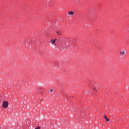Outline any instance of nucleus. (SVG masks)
<instances>
[{
	"label": "nucleus",
	"mask_w": 129,
	"mask_h": 129,
	"mask_svg": "<svg viewBox=\"0 0 129 129\" xmlns=\"http://www.w3.org/2000/svg\"><path fill=\"white\" fill-rule=\"evenodd\" d=\"M9 106V102L8 101H5L2 104V107L3 108H7Z\"/></svg>",
	"instance_id": "nucleus-1"
},
{
	"label": "nucleus",
	"mask_w": 129,
	"mask_h": 129,
	"mask_svg": "<svg viewBox=\"0 0 129 129\" xmlns=\"http://www.w3.org/2000/svg\"><path fill=\"white\" fill-rule=\"evenodd\" d=\"M125 54H126V51H125V49H123L120 50V55L121 56H124V55H125Z\"/></svg>",
	"instance_id": "nucleus-2"
},
{
	"label": "nucleus",
	"mask_w": 129,
	"mask_h": 129,
	"mask_svg": "<svg viewBox=\"0 0 129 129\" xmlns=\"http://www.w3.org/2000/svg\"><path fill=\"white\" fill-rule=\"evenodd\" d=\"M38 91L40 93H42V92H43V91H44V90L42 88H39L38 89Z\"/></svg>",
	"instance_id": "nucleus-3"
},
{
	"label": "nucleus",
	"mask_w": 129,
	"mask_h": 129,
	"mask_svg": "<svg viewBox=\"0 0 129 129\" xmlns=\"http://www.w3.org/2000/svg\"><path fill=\"white\" fill-rule=\"evenodd\" d=\"M56 33L57 35V36H61V35H62V33H61V32L59 30L56 31Z\"/></svg>",
	"instance_id": "nucleus-4"
},
{
	"label": "nucleus",
	"mask_w": 129,
	"mask_h": 129,
	"mask_svg": "<svg viewBox=\"0 0 129 129\" xmlns=\"http://www.w3.org/2000/svg\"><path fill=\"white\" fill-rule=\"evenodd\" d=\"M50 42H51L52 44H54L56 46V40H51Z\"/></svg>",
	"instance_id": "nucleus-5"
},
{
	"label": "nucleus",
	"mask_w": 129,
	"mask_h": 129,
	"mask_svg": "<svg viewBox=\"0 0 129 129\" xmlns=\"http://www.w3.org/2000/svg\"><path fill=\"white\" fill-rule=\"evenodd\" d=\"M68 15H71V16H74V12L72 11H70L68 13Z\"/></svg>",
	"instance_id": "nucleus-6"
},
{
	"label": "nucleus",
	"mask_w": 129,
	"mask_h": 129,
	"mask_svg": "<svg viewBox=\"0 0 129 129\" xmlns=\"http://www.w3.org/2000/svg\"><path fill=\"white\" fill-rule=\"evenodd\" d=\"M104 118H105L106 121H108L109 120V118H107V116H106V115L104 116Z\"/></svg>",
	"instance_id": "nucleus-7"
},
{
	"label": "nucleus",
	"mask_w": 129,
	"mask_h": 129,
	"mask_svg": "<svg viewBox=\"0 0 129 129\" xmlns=\"http://www.w3.org/2000/svg\"><path fill=\"white\" fill-rule=\"evenodd\" d=\"M35 129H41V127L40 126H37Z\"/></svg>",
	"instance_id": "nucleus-8"
},
{
	"label": "nucleus",
	"mask_w": 129,
	"mask_h": 129,
	"mask_svg": "<svg viewBox=\"0 0 129 129\" xmlns=\"http://www.w3.org/2000/svg\"><path fill=\"white\" fill-rule=\"evenodd\" d=\"M50 91V92H53V90L51 89Z\"/></svg>",
	"instance_id": "nucleus-9"
},
{
	"label": "nucleus",
	"mask_w": 129,
	"mask_h": 129,
	"mask_svg": "<svg viewBox=\"0 0 129 129\" xmlns=\"http://www.w3.org/2000/svg\"><path fill=\"white\" fill-rule=\"evenodd\" d=\"M64 44L66 45H67V42H66V43Z\"/></svg>",
	"instance_id": "nucleus-10"
},
{
	"label": "nucleus",
	"mask_w": 129,
	"mask_h": 129,
	"mask_svg": "<svg viewBox=\"0 0 129 129\" xmlns=\"http://www.w3.org/2000/svg\"><path fill=\"white\" fill-rule=\"evenodd\" d=\"M54 40H55V41H57V39H55Z\"/></svg>",
	"instance_id": "nucleus-11"
},
{
	"label": "nucleus",
	"mask_w": 129,
	"mask_h": 129,
	"mask_svg": "<svg viewBox=\"0 0 129 129\" xmlns=\"http://www.w3.org/2000/svg\"><path fill=\"white\" fill-rule=\"evenodd\" d=\"M25 43H27V41H25Z\"/></svg>",
	"instance_id": "nucleus-12"
}]
</instances>
